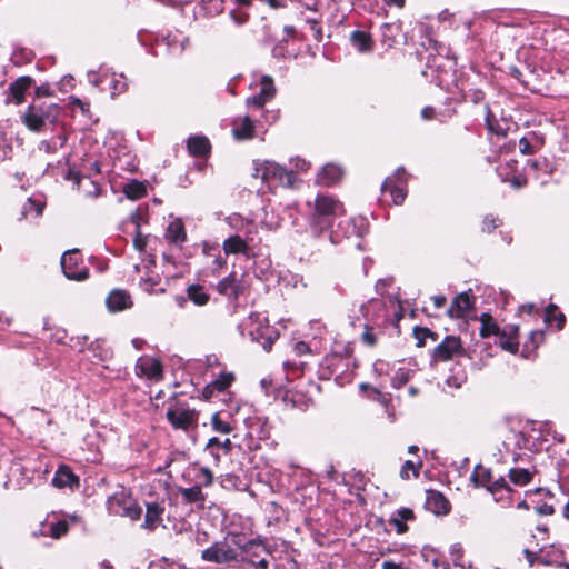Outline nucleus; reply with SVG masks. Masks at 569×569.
<instances>
[{
    "label": "nucleus",
    "instance_id": "obj_37",
    "mask_svg": "<svg viewBox=\"0 0 569 569\" xmlns=\"http://www.w3.org/2000/svg\"><path fill=\"white\" fill-rule=\"evenodd\" d=\"M233 381L232 373H221L214 381L204 388V396L211 397L213 391H224Z\"/></svg>",
    "mask_w": 569,
    "mask_h": 569
},
{
    "label": "nucleus",
    "instance_id": "obj_34",
    "mask_svg": "<svg viewBox=\"0 0 569 569\" xmlns=\"http://www.w3.org/2000/svg\"><path fill=\"white\" fill-rule=\"evenodd\" d=\"M230 418L231 416L227 411L213 413L211 417L212 429L223 435L230 433L233 430V427L230 423Z\"/></svg>",
    "mask_w": 569,
    "mask_h": 569
},
{
    "label": "nucleus",
    "instance_id": "obj_26",
    "mask_svg": "<svg viewBox=\"0 0 569 569\" xmlns=\"http://www.w3.org/2000/svg\"><path fill=\"white\" fill-rule=\"evenodd\" d=\"M161 44L167 47L170 54L179 56L184 51L188 44V38L179 31L170 32L163 37Z\"/></svg>",
    "mask_w": 569,
    "mask_h": 569
},
{
    "label": "nucleus",
    "instance_id": "obj_27",
    "mask_svg": "<svg viewBox=\"0 0 569 569\" xmlns=\"http://www.w3.org/2000/svg\"><path fill=\"white\" fill-rule=\"evenodd\" d=\"M415 519V513L409 508H400L391 513L389 523L392 525L398 535H402L408 531V521Z\"/></svg>",
    "mask_w": 569,
    "mask_h": 569
},
{
    "label": "nucleus",
    "instance_id": "obj_22",
    "mask_svg": "<svg viewBox=\"0 0 569 569\" xmlns=\"http://www.w3.org/2000/svg\"><path fill=\"white\" fill-rule=\"evenodd\" d=\"M425 506L427 510L435 515H446L450 510V503L447 498L441 492L436 490L426 491Z\"/></svg>",
    "mask_w": 569,
    "mask_h": 569
},
{
    "label": "nucleus",
    "instance_id": "obj_32",
    "mask_svg": "<svg viewBox=\"0 0 569 569\" xmlns=\"http://www.w3.org/2000/svg\"><path fill=\"white\" fill-rule=\"evenodd\" d=\"M350 42L359 52H369L372 50L373 41L371 36L362 30H355L350 34Z\"/></svg>",
    "mask_w": 569,
    "mask_h": 569
},
{
    "label": "nucleus",
    "instance_id": "obj_20",
    "mask_svg": "<svg viewBox=\"0 0 569 569\" xmlns=\"http://www.w3.org/2000/svg\"><path fill=\"white\" fill-rule=\"evenodd\" d=\"M472 295L468 291L456 296L447 311L450 318H465L473 306Z\"/></svg>",
    "mask_w": 569,
    "mask_h": 569
},
{
    "label": "nucleus",
    "instance_id": "obj_15",
    "mask_svg": "<svg viewBox=\"0 0 569 569\" xmlns=\"http://www.w3.org/2000/svg\"><path fill=\"white\" fill-rule=\"evenodd\" d=\"M462 352L461 340L456 336H447L433 350L435 361H448Z\"/></svg>",
    "mask_w": 569,
    "mask_h": 569
},
{
    "label": "nucleus",
    "instance_id": "obj_19",
    "mask_svg": "<svg viewBox=\"0 0 569 569\" xmlns=\"http://www.w3.org/2000/svg\"><path fill=\"white\" fill-rule=\"evenodd\" d=\"M276 94L274 83L271 77L263 76L260 80V90L257 94L247 99L249 107L262 108Z\"/></svg>",
    "mask_w": 569,
    "mask_h": 569
},
{
    "label": "nucleus",
    "instance_id": "obj_57",
    "mask_svg": "<svg viewBox=\"0 0 569 569\" xmlns=\"http://www.w3.org/2000/svg\"><path fill=\"white\" fill-rule=\"evenodd\" d=\"M415 335H416V338L418 339L419 347L423 345L422 340L427 337H430L433 341H436V339H437V333L430 331L427 328H416Z\"/></svg>",
    "mask_w": 569,
    "mask_h": 569
},
{
    "label": "nucleus",
    "instance_id": "obj_64",
    "mask_svg": "<svg viewBox=\"0 0 569 569\" xmlns=\"http://www.w3.org/2000/svg\"><path fill=\"white\" fill-rule=\"evenodd\" d=\"M388 367L389 365L383 360H377L373 363V372L378 376L388 375Z\"/></svg>",
    "mask_w": 569,
    "mask_h": 569
},
{
    "label": "nucleus",
    "instance_id": "obj_36",
    "mask_svg": "<svg viewBox=\"0 0 569 569\" xmlns=\"http://www.w3.org/2000/svg\"><path fill=\"white\" fill-rule=\"evenodd\" d=\"M179 491L186 503H199L202 506L206 500V495L202 492L201 486L196 485L190 488H180Z\"/></svg>",
    "mask_w": 569,
    "mask_h": 569
},
{
    "label": "nucleus",
    "instance_id": "obj_51",
    "mask_svg": "<svg viewBox=\"0 0 569 569\" xmlns=\"http://www.w3.org/2000/svg\"><path fill=\"white\" fill-rule=\"evenodd\" d=\"M499 346L507 351L516 353L518 351L519 343L515 341L512 337H507L506 335H499Z\"/></svg>",
    "mask_w": 569,
    "mask_h": 569
},
{
    "label": "nucleus",
    "instance_id": "obj_58",
    "mask_svg": "<svg viewBox=\"0 0 569 569\" xmlns=\"http://www.w3.org/2000/svg\"><path fill=\"white\" fill-rule=\"evenodd\" d=\"M30 210H33L36 217H39L42 214L43 204L41 202L29 199L27 204L24 206V213L29 212Z\"/></svg>",
    "mask_w": 569,
    "mask_h": 569
},
{
    "label": "nucleus",
    "instance_id": "obj_56",
    "mask_svg": "<svg viewBox=\"0 0 569 569\" xmlns=\"http://www.w3.org/2000/svg\"><path fill=\"white\" fill-rule=\"evenodd\" d=\"M499 224L500 221L498 218L493 217L492 214H487L482 221V230L486 232H491L492 230L498 228Z\"/></svg>",
    "mask_w": 569,
    "mask_h": 569
},
{
    "label": "nucleus",
    "instance_id": "obj_39",
    "mask_svg": "<svg viewBox=\"0 0 569 569\" xmlns=\"http://www.w3.org/2000/svg\"><path fill=\"white\" fill-rule=\"evenodd\" d=\"M481 322L480 327V335L483 338L490 337V336H499L500 335V328L497 325V322L493 320L490 313H482L479 318Z\"/></svg>",
    "mask_w": 569,
    "mask_h": 569
},
{
    "label": "nucleus",
    "instance_id": "obj_54",
    "mask_svg": "<svg viewBox=\"0 0 569 569\" xmlns=\"http://www.w3.org/2000/svg\"><path fill=\"white\" fill-rule=\"evenodd\" d=\"M506 489V491H499L492 495L495 501L500 502L503 507L511 505V492L513 491L508 483Z\"/></svg>",
    "mask_w": 569,
    "mask_h": 569
},
{
    "label": "nucleus",
    "instance_id": "obj_30",
    "mask_svg": "<svg viewBox=\"0 0 569 569\" xmlns=\"http://www.w3.org/2000/svg\"><path fill=\"white\" fill-rule=\"evenodd\" d=\"M166 239L173 244L181 246L187 240V233L182 220L174 219L166 230Z\"/></svg>",
    "mask_w": 569,
    "mask_h": 569
},
{
    "label": "nucleus",
    "instance_id": "obj_50",
    "mask_svg": "<svg viewBox=\"0 0 569 569\" xmlns=\"http://www.w3.org/2000/svg\"><path fill=\"white\" fill-rule=\"evenodd\" d=\"M257 426H258V430H257L258 438L261 440L269 439L271 436V426H270L268 419L267 418H263V419L258 418Z\"/></svg>",
    "mask_w": 569,
    "mask_h": 569
},
{
    "label": "nucleus",
    "instance_id": "obj_1",
    "mask_svg": "<svg viewBox=\"0 0 569 569\" xmlns=\"http://www.w3.org/2000/svg\"><path fill=\"white\" fill-rule=\"evenodd\" d=\"M343 213V204L340 201L327 194H319L315 200V210L309 220L312 237H322L330 230L335 219Z\"/></svg>",
    "mask_w": 569,
    "mask_h": 569
},
{
    "label": "nucleus",
    "instance_id": "obj_28",
    "mask_svg": "<svg viewBox=\"0 0 569 569\" xmlns=\"http://www.w3.org/2000/svg\"><path fill=\"white\" fill-rule=\"evenodd\" d=\"M52 485L57 488H73L79 486V479L68 466H60L52 478Z\"/></svg>",
    "mask_w": 569,
    "mask_h": 569
},
{
    "label": "nucleus",
    "instance_id": "obj_38",
    "mask_svg": "<svg viewBox=\"0 0 569 569\" xmlns=\"http://www.w3.org/2000/svg\"><path fill=\"white\" fill-rule=\"evenodd\" d=\"M283 400L292 408H297L302 411L307 410L311 403L310 398H307L305 395L296 391H287L284 393Z\"/></svg>",
    "mask_w": 569,
    "mask_h": 569
},
{
    "label": "nucleus",
    "instance_id": "obj_18",
    "mask_svg": "<svg viewBox=\"0 0 569 569\" xmlns=\"http://www.w3.org/2000/svg\"><path fill=\"white\" fill-rule=\"evenodd\" d=\"M136 372L138 376L151 380H160L162 378V365L157 358L142 356L136 363Z\"/></svg>",
    "mask_w": 569,
    "mask_h": 569
},
{
    "label": "nucleus",
    "instance_id": "obj_53",
    "mask_svg": "<svg viewBox=\"0 0 569 569\" xmlns=\"http://www.w3.org/2000/svg\"><path fill=\"white\" fill-rule=\"evenodd\" d=\"M460 91H461V96H462L463 100H470L473 103H479L485 98V93L481 90H479V89L469 90L468 92H466L461 88Z\"/></svg>",
    "mask_w": 569,
    "mask_h": 569
},
{
    "label": "nucleus",
    "instance_id": "obj_16",
    "mask_svg": "<svg viewBox=\"0 0 569 569\" xmlns=\"http://www.w3.org/2000/svg\"><path fill=\"white\" fill-rule=\"evenodd\" d=\"M69 531V522L67 520L52 521L49 518L43 520L39 528L32 531L33 537H51L60 539Z\"/></svg>",
    "mask_w": 569,
    "mask_h": 569
},
{
    "label": "nucleus",
    "instance_id": "obj_7",
    "mask_svg": "<svg viewBox=\"0 0 569 569\" xmlns=\"http://www.w3.org/2000/svg\"><path fill=\"white\" fill-rule=\"evenodd\" d=\"M107 508L109 513L127 517L133 521L141 518L142 508L124 489L114 492L108 498Z\"/></svg>",
    "mask_w": 569,
    "mask_h": 569
},
{
    "label": "nucleus",
    "instance_id": "obj_5",
    "mask_svg": "<svg viewBox=\"0 0 569 569\" xmlns=\"http://www.w3.org/2000/svg\"><path fill=\"white\" fill-rule=\"evenodd\" d=\"M60 113V107L56 103H31L22 119L23 123L31 131H40L47 123L57 121Z\"/></svg>",
    "mask_w": 569,
    "mask_h": 569
},
{
    "label": "nucleus",
    "instance_id": "obj_25",
    "mask_svg": "<svg viewBox=\"0 0 569 569\" xmlns=\"http://www.w3.org/2000/svg\"><path fill=\"white\" fill-rule=\"evenodd\" d=\"M565 559V551L555 545L543 547L539 550L538 563L545 566H561Z\"/></svg>",
    "mask_w": 569,
    "mask_h": 569
},
{
    "label": "nucleus",
    "instance_id": "obj_35",
    "mask_svg": "<svg viewBox=\"0 0 569 569\" xmlns=\"http://www.w3.org/2000/svg\"><path fill=\"white\" fill-rule=\"evenodd\" d=\"M186 292L188 299L191 300L196 306L201 307L209 302L210 296L200 284L193 283L188 286Z\"/></svg>",
    "mask_w": 569,
    "mask_h": 569
},
{
    "label": "nucleus",
    "instance_id": "obj_14",
    "mask_svg": "<svg viewBox=\"0 0 569 569\" xmlns=\"http://www.w3.org/2000/svg\"><path fill=\"white\" fill-rule=\"evenodd\" d=\"M166 508L163 502L151 501L146 502V515L141 528L148 532H153L159 527H166L163 525V516Z\"/></svg>",
    "mask_w": 569,
    "mask_h": 569
},
{
    "label": "nucleus",
    "instance_id": "obj_49",
    "mask_svg": "<svg viewBox=\"0 0 569 569\" xmlns=\"http://www.w3.org/2000/svg\"><path fill=\"white\" fill-rule=\"evenodd\" d=\"M196 479L199 482L198 486L210 487L213 482V475L207 467H200L196 475Z\"/></svg>",
    "mask_w": 569,
    "mask_h": 569
},
{
    "label": "nucleus",
    "instance_id": "obj_9",
    "mask_svg": "<svg viewBox=\"0 0 569 569\" xmlns=\"http://www.w3.org/2000/svg\"><path fill=\"white\" fill-rule=\"evenodd\" d=\"M257 233V229L254 226H250L243 233L232 234L223 240L222 250L227 256L232 254H242L246 258H250L252 256L251 244L254 240L253 236Z\"/></svg>",
    "mask_w": 569,
    "mask_h": 569
},
{
    "label": "nucleus",
    "instance_id": "obj_10",
    "mask_svg": "<svg viewBox=\"0 0 569 569\" xmlns=\"http://www.w3.org/2000/svg\"><path fill=\"white\" fill-rule=\"evenodd\" d=\"M61 268L64 276L70 280H84L88 278L89 270L84 266L79 250L73 249L64 252L61 257Z\"/></svg>",
    "mask_w": 569,
    "mask_h": 569
},
{
    "label": "nucleus",
    "instance_id": "obj_55",
    "mask_svg": "<svg viewBox=\"0 0 569 569\" xmlns=\"http://www.w3.org/2000/svg\"><path fill=\"white\" fill-rule=\"evenodd\" d=\"M216 443H218V438L212 437L208 440V443L206 446V452L213 458L214 461L220 460V450L219 448H216Z\"/></svg>",
    "mask_w": 569,
    "mask_h": 569
},
{
    "label": "nucleus",
    "instance_id": "obj_6",
    "mask_svg": "<svg viewBox=\"0 0 569 569\" xmlns=\"http://www.w3.org/2000/svg\"><path fill=\"white\" fill-rule=\"evenodd\" d=\"M238 536L232 537V543L238 545L241 552H239V561L247 562L252 567L260 569H269L267 557L271 555L267 546L259 539H252L244 545H240L236 539Z\"/></svg>",
    "mask_w": 569,
    "mask_h": 569
},
{
    "label": "nucleus",
    "instance_id": "obj_44",
    "mask_svg": "<svg viewBox=\"0 0 569 569\" xmlns=\"http://www.w3.org/2000/svg\"><path fill=\"white\" fill-rule=\"evenodd\" d=\"M88 349L100 361H106L111 357V350L106 346L104 340L96 339L89 345Z\"/></svg>",
    "mask_w": 569,
    "mask_h": 569
},
{
    "label": "nucleus",
    "instance_id": "obj_46",
    "mask_svg": "<svg viewBox=\"0 0 569 569\" xmlns=\"http://www.w3.org/2000/svg\"><path fill=\"white\" fill-rule=\"evenodd\" d=\"M305 363L303 362H297V361H284L283 362V369L287 375V379L291 380L296 377H299L303 372Z\"/></svg>",
    "mask_w": 569,
    "mask_h": 569
},
{
    "label": "nucleus",
    "instance_id": "obj_4",
    "mask_svg": "<svg viewBox=\"0 0 569 569\" xmlns=\"http://www.w3.org/2000/svg\"><path fill=\"white\" fill-rule=\"evenodd\" d=\"M254 176H259L269 188H277L279 186L293 188L296 183L293 171L268 160L256 166Z\"/></svg>",
    "mask_w": 569,
    "mask_h": 569
},
{
    "label": "nucleus",
    "instance_id": "obj_62",
    "mask_svg": "<svg viewBox=\"0 0 569 569\" xmlns=\"http://www.w3.org/2000/svg\"><path fill=\"white\" fill-rule=\"evenodd\" d=\"M310 347L305 341H298L293 345V352L297 356H303L310 353Z\"/></svg>",
    "mask_w": 569,
    "mask_h": 569
},
{
    "label": "nucleus",
    "instance_id": "obj_13",
    "mask_svg": "<svg viewBox=\"0 0 569 569\" xmlns=\"http://www.w3.org/2000/svg\"><path fill=\"white\" fill-rule=\"evenodd\" d=\"M382 193L389 192L393 204H401L407 196L403 168H398L392 177L386 178L381 186Z\"/></svg>",
    "mask_w": 569,
    "mask_h": 569
},
{
    "label": "nucleus",
    "instance_id": "obj_33",
    "mask_svg": "<svg viewBox=\"0 0 569 569\" xmlns=\"http://www.w3.org/2000/svg\"><path fill=\"white\" fill-rule=\"evenodd\" d=\"M381 42L387 47H392L397 43V38L400 37L401 27L398 22H387L380 27Z\"/></svg>",
    "mask_w": 569,
    "mask_h": 569
},
{
    "label": "nucleus",
    "instance_id": "obj_63",
    "mask_svg": "<svg viewBox=\"0 0 569 569\" xmlns=\"http://www.w3.org/2000/svg\"><path fill=\"white\" fill-rule=\"evenodd\" d=\"M272 56L274 58H286L288 54H287V50H286V43L283 41L277 43L273 49H272Z\"/></svg>",
    "mask_w": 569,
    "mask_h": 569
},
{
    "label": "nucleus",
    "instance_id": "obj_43",
    "mask_svg": "<svg viewBox=\"0 0 569 569\" xmlns=\"http://www.w3.org/2000/svg\"><path fill=\"white\" fill-rule=\"evenodd\" d=\"M146 192V186L138 180H132L123 187V193L127 196V198L132 200L142 198Z\"/></svg>",
    "mask_w": 569,
    "mask_h": 569
},
{
    "label": "nucleus",
    "instance_id": "obj_12",
    "mask_svg": "<svg viewBox=\"0 0 569 569\" xmlns=\"http://www.w3.org/2000/svg\"><path fill=\"white\" fill-rule=\"evenodd\" d=\"M470 479L477 487L486 488L491 495L507 490V481L502 476L495 479L492 471L480 465L475 468Z\"/></svg>",
    "mask_w": 569,
    "mask_h": 569
},
{
    "label": "nucleus",
    "instance_id": "obj_21",
    "mask_svg": "<svg viewBox=\"0 0 569 569\" xmlns=\"http://www.w3.org/2000/svg\"><path fill=\"white\" fill-rule=\"evenodd\" d=\"M33 83V79L29 76L19 77L8 88V102L21 104L24 101L26 92Z\"/></svg>",
    "mask_w": 569,
    "mask_h": 569
},
{
    "label": "nucleus",
    "instance_id": "obj_40",
    "mask_svg": "<svg viewBox=\"0 0 569 569\" xmlns=\"http://www.w3.org/2000/svg\"><path fill=\"white\" fill-rule=\"evenodd\" d=\"M533 472L527 468H511L509 479L516 486H526L531 482Z\"/></svg>",
    "mask_w": 569,
    "mask_h": 569
},
{
    "label": "nucleus",
    "instance_id": "obj_11",
    "mask_svg": "<svg viewBox=\"0 0 569 569\" xmlns=\"http://www.w3.org/2000/svg\"><path fill=\"white\" fill-rule=\"evenodd\" d=\"M167 419L174 429L188 430L197 422V412L182 403H170L167 409Z\"/></svg>",
    "mask_w": 569,
    "mask_h": 569
},
{
    "label": "nucleus",
    "instance_id": "obj_29",
    "mask_svg": "<svg viewBox=\"0 0 569 569\" xmlns=\"http://www.w3.org/2000/svg\"><path fill=\"white\" fill-rule=\"evenodd\" d=\"M343 174L342 169L336 164H326L317 176V182L321 186H332L337 183Z\"/></svg>",
    "mask_w": 569,
    "mask_h": 569
},
{
    "label": "nucleus",
    "instance_id": "obj_60",
    "mask_svg": "<svg viewBox=\"0 0 569 569\" xmlns=\"http://www.w3.org/2000/svg\"><path fill=\"white\" fill-rule=\"evenodd\" d=\"M108 78V74H102V76H99L97 72L94 71H90L88 73V80L89 82L94 86V87H100L101 83L107 80Z\"/></svg>",
    "mask_w": 569,
    "mask_h": 569
},
{
    "label": "nucleus",
    "instance_id": "obj_41",
    "mask_svg": "<svg viewBox=\"0 0 569 569\" xmlns=\"http://www.w3.org/2000/svg\"><path fill=\"white\" fill-rule=\"evenodd\" d=\"M545 321L548 325L556 323L557 329H562L566 322V317L558 310V307L553 303L547 306L545 311Z\"/></svg>",
    "mask_w": 569,
    "mask_h": 569
},
{
    "label": "nucleus",
    "instance_id": "obj_17",
    "mask_svg": "<svg viewBox=\"0 0 569 569\" xmlns=\"http://www.w3.org/2000/svg\"><path fill=\"white\" fill-rule=\"evenodd\" d=\"M243 283L237 278L236 272L222 278L216 286V290L232 301H237L243 292Z\"/></svg>",
    "mask_w": 569,
    "mask_h": 569
},
{
    "label": "nucleus",
    "instance_id": "obj_52",
    "mask_svg": "<svg viewBox=\"0 0 569 569\" xmlns=\"http://www.w3.org/2000/svg\"><path fill=\"white\" fill-rule=\"evenodd\" d=\"M409 380V372L405 369H399L391 379L393 388L399 389L403 387Z\"/></svg>",
    "mask_w": 569,
    "mask_h": 569
},
{
    "label": "nucleus",
    "instance_id": "obj_59",
    "mask_svg": "<svg viewBox=\"0 0 569 569\" xmlns=\"http://www.w3.org/2000/svg\"><path fill=\"white\" fill-rule=\"evenodd\" d=\"M230 17L231 19L233 20V22L237 24V26H242L243 23H246L248 21V13L243 12V11H230Z\"/></svg>",
    "mask_w": 569,
    "mask_h": 569
},
{
    "label": "nucleus",
    "instance_id": "obj_24",
    "mask_svg": "<svg viewBox=\"0 0 569 569\" xmlns=\"http://www.w3.org/2000/svg\"><path fill=\"white\" fill-rule=\"evenodd\" d=\"M232 134L236 140H249L254 136V122L250 117H239L232 121Z\"/></svg>",
    "mask_w": 569,
    "mask_h": 569
},
{
    "label": "nucleus",
    "instance_id": "obj_45",
    "mask_svg": "<svg viewBox=\"0 0 569 569\" xmlns=\"http://www.w3.org/2000/svg\"><path fill=\"white\" fill-rule=\"evenodd\" d=\"M131 220L136 224V236L133 238V247L139 252H142V251H144L146 246H147V236H143L141 233L140 223H139V220H140L139 213H132Z\"/></svg>",
    "mask_w": 569,
    "mask_h": 569
},
{
    "label": "nucleus",
    "instance_id": "obj_8",
    "mask_svg": "<svg viewBox=\"0 0 569 569\" xmlns=\"http://www.w3.org/2000/svg\"><path fill=\"white\" fill-rule=\"evenodd\" d=\"M201 559L217 565H229L239 561V551L224 539L216 541L201 552Z\"/></svg>",
    "mask_w": 569,
    "mask_h": 569
},
{
    "label": "nucleus",
    "instance_id": "obj_3",
    "mask_svg": "<svg viewBox=\"0 0 569 569\" xmlns=\"http://www.w3.org/2000/svg\"><path fill=\"white\" fill-rule=\"evenodd\" d=\"M239 330L243 337H249L251 341L261 345L266 351H270L279 332L269 326L268 319L258 312H252L239 325Z\"/></svg>",
    "mask_w": 569,
    "mask_h": 569
},
{
    "label": "nucleus",
    "instance_id": "obj_47",
    "mask_svg": "<svg viewBox=\"0 0 569 569\" xmlns=\"http://www.w3.org/2000/svg\"><path fill=\"white\" fill-rule=\"evenodd\" d=\"M378 328L377 326H373V323L369 322L366 320V323H365V330L363 332L361 333V341L369 346V347H372L376 345L377 342V335L373 332V330Z\"/></svg>",
    "mask_w": 569,
    "mask_h": 569
},
{
    "label": "nucleus",
    "instance_id": "obj_61",
    "mask_svg": "<svg viewBox=\"0 0 569 569\" xmlns=\"http://www.w3.org/2000/svg\"><path fill=\"white\" fill-rule=\"evenodd\" d=\"M519 149H520L521 153H523V154H532L535 152L533 146L530 143V141L526 137H522L519 140Z\"/></svg>",
    "mask_w": 569,
    "mask_h": 569
},
{
    "label": "nucleus",
    "instance_id": "obj_23",
    "mask_svg": "<svg viewBox=\"0 0 569 569\" xmlns=\"http://www.w3.org/2000/svg\"><path fill=\"white\" fill-rule=\"evenodd\" d=\"M106 305L109 311L119 312L130 308L132 306V300L126 290L114 289L108 295Z\"/></svg>",
    "mask_w": 569,
    "mask_h": 569
},
{
    "label": "nucleus",
    "instance_id": "obj_42",
    "mask_svg": "<svg viewBox=\"0 0 569 569\" xmlns=\"http://www.w3.org/2000/svg\"><path fill=\"white\" fill-rule=\"evenodd\" d=\"M107 81L109 82V88L111 90L112 97L121 94L128 89L127 78L122 73H111L110 76H108Z\"/></svg>",
    "mask_w": 569,
    "mask_h": 569
},
{
    "label": "nucleus",
    "instance_id": "obj_48",
    "mask_svg": "<svg viewBox=\"0 0 569 569\" xmlns=\"http://www.w3.org/2000/svg\"><path fill=\"white\" fill-rule=\"evenodd\" d=\"M422 466V462L419 461L417 465L411 461V460H407L405 461V463L402 465L401 467V470H400V477L405 480L409 479V472L411 471L413 473V476L417 478L419 476V469L421 468Z\"/></svg>",
    "mask_w": 569,
    "mask_h": 569
},
{
    "label": "nucleus",
    "instance_id": "obj_31",
    "mask_svg": "<svg viewBox=\"0 0 569 569\" xmlns=\"http://www.w3.org/2000/svg\"><path fill=\"white\" fill-rule=\"evenodd\" d=\"M187 148L192 156L202 157L209 153L210 142L204 136H193L188 139Z\"/></svg>",
    "mask_w": 569,
    "mask_h": 569
},
{
    "label": "nucleus",
    "instance_id": "obj_2",
    "mask_svg": "<svg viewBox=\"0 0 569 569\" xmlns=\"http://www.w3.org/2000/svg\"><path fill=\"white\" fill-rule=\"evenodd\" d=\"M361 312L367 321L378 328L388 323L397 325L403 318V308L396 297H389L387 301L371 299L361 307Z\"/></svg>",
    "mask_w": 569,
    "mask_h": 569
}]
</instances>
